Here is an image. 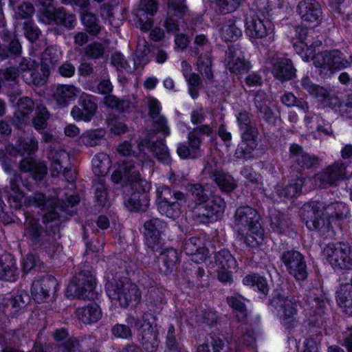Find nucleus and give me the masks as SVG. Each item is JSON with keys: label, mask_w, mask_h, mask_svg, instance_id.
<instances>
[{"label": "nucleus", "mask_w": 352, "mask_h": 352, "mask_svg": "<svg viewBox=\"0 0 352 352\" xmlns=\"http://www.w3.org/2000/svg\"><path fill=\"white\" fill-rule=\"evenodd\" d=\"M148 186L145 180L139 179L132 184V188L135 190L126 201L125 206L130 211L144 212L149 206V199L145 192Z\"/></svg>", "instance_id": "obj_19"}, {"label": "nucleus", "mask_w": 352, "mask_h": 352, "mask_svg": "<svg viewBox=\"0 0 352 352\" xmlns=\"http://www.w3.org/2000/svg\"><path fill=\"white\" fill-rule=\"evenodd\" d=\"M226 61L227 69L236 75L246 73L251 68L250 63L245 58L237 45L229 46Z\"/></svg>", "instance_id": "obj_23"}, {"label": "nucleus", "mask_w": 352, "mask_h": 352, "mask_svg": "<svg viewBox=\"0 0 352 352\" xmlns=\"http://www.w3.org/2000/svg\"><path fill=\"white\" fill-rule=\"evenodd\" d=\"M297 12L305 26L314 28L321 21L322 9L316 0L300 1L297 6Z\"/></svg>", "instance_id": "obj_18"}, {"label": "nucleus", "mask_w": 352, "mask_h": 352, "mask_svg": "<svg viewBox=\"0 0 352 352\" xmlns=\"http://www.w3.org/2000/svg\"><path fill=\"white\" fill-rule=\"evenodd\" d=\"M228 303L236 313L239 321L243 322L248 316L245 303L241 296L228 297Z\"/></svg>", "instance_id": "obj_48"}, {"label": "nucleus", "mask_w": 352, "mask_h": 352, "mask_svg": "<svg viewBox=\"0 0 352 352\" xmlns=\"http://www.w3.org/2000/svg\"><path fill=\"white\" fill-rule=\"evenodd\" d=\"M243 283L247 286L256 287L262 294H266L268 293L269 287L266 278L258 274L246 275L243 279Z\"/></svg>", "instance_id": "obj_45"}, {"label": "nucleus", "mask_w": 352, "mask_h": 352, "mask_svg": "<svg viewBox=\"0 0 352 352\" xmlns=\"http://www.w3.org/2000/svg\"><path fill=\"white\" fill-rule=\"evenodd\" d=\"M197 69L206 80H212L211 60L208 55L200 56L196 63Z\"/></svg>", "instance_id": "obj_53"}, {"label": "nucleus", "mask_w": 352, "mask_h": 352, "mask_svg": "<svg viewBox=\"0 0 352 352\" xmlns=\"http://www.w3.org/2000/svg\"><path fill=\"white\" fill-rule=\"evenodd\" d=\"M60 50L55 46L47 47L42 54L41 69L47 80L50 75V67L54 66L61 58Z\"/></svg>", "instance_id": "obj_35"}, {"label": "nucleus", "mask_w": 352, "mask_h": 352, "mask_svg": "<svg viewBox=\"0 0 352 352\" xmlns=\"http://www.w3.org/2000/svg\"><path fill=\"white\" fill-rule=\"evenodd\" d=\"M183 76L187 82L188 93L193 99L199 97V91L201 87V80L198 74L192 72L191 65L186 60L181 63Z\"/></svg>", "instance_id": "obj_32"}, {"label": "nucleus", "mask_w": 352, "mask_h": 352, "mask_svg": "<svg viewBox=\"0 0 352 352\" xmlns=\"http://www.w3.org/2000/svg\"><path fill=\"white\" fill-rule=\"evenodd\" d=\"M214 127L215 124L212 122L208 124H200L190 131L188 134V146L185 144H180L177 147V152L179 156L183 159L199 157L202 154L201 150V136H210Z\"/></svg>", "instance_id": "obj_10"}, {"label": "nucleus", "mask_w": 352, "mask_h": 352, "mask_svg": "<svg viewBox=\"0 0 352 352\" xmlns=\"http://www.w3.org/2000/svg\"><path fill=\"white\" fill-rule=\"evenodd\" d=\"M217 267L223 269L225 267H234L236 261L228 250H221L214 255Z\"/></svg>", "instance_id": "obj_50"}, {"label": "nucleus", "mask_w": 352, "mask_h": 352, "mask_svg": "<svg viewBox=\"0 0 352 352\" xmlns=\"http://www.w3.org/2000/svg\"><path fill=\"white\" fill-rule=\"evenodd\" d=\"M131 328L133 327L127 322L126 324H117L113 327L111 332L116 338L129 340L133 336Z\"/></svg>", "instance_id": "obj_60"}, {"label": "nucleus", "mask_w": 352, "mask_h": 352, "mask_svg": "<svg viewBox=\"0 0 352 352\" xmlns=\"http://www.w3.org/2000/svg\"><path fill=\"white\" fill-rule=\"evenodd\" d=\"M289 273L296 280H303L307 277V265L304 256L298 251L287 250L280 257Z\"/></svg>", "instance_id": "obj_17"}, {"label": "nucleus", "mask_w": 352, "mask_h": 352, "mask_svg": "<svg viewBox=\"0 0 352 352\" xmlns=\"http://www.w3.org/2000/svg\"><path fill=\"white\" fill-rule=\"evenodd\" d=\"M167 14L181 19L188 12L185 0H166Z\"/></svg>", "instance_id": "obj_49"}, {"label": "nucleus", "mask_w": 352, "mask_h": 352, "mask_svg": "<svg viewBox=\"0 0 352 352\" xmlns=\"http://www.w3.org/2000/svg\"><path fill=\"white\" fill-rule=\"evenodd\" d=\"M220 34L221 38L226 42L235 41L241 36L242 32L233 21H228L222 25Z\"/></svg>", "instance_id": "obj_46"}, {"label": "nucleus", "mask_w": 352, "mask_h": 352, "mask_svg": "<svg viewBox=\"0 0 352 352\" xmlns=\"http://www.w3.org/2000/svg\"><path fill=\"white\" fill-rule=\"evenodd\" d=\"M323 255L334 270L352 269V247L349 243H329L324 248Z\"/></svg>", "instance_id": "obj_11"}, {"label": "nucleus", "mask_w": 352, "mask_h": 352, "mask_svg": "<svg viewBox=\"0 0 352 352\" xmlns=\"http://www.w3.org/2000/svg\"><path fill=\"white\" fill-rule=\"evenodd\" d=\"M146 147L149 148L150 151L160 162L164 164H170V153L164 139L157 140L152 142H151L148 138L139 140L138 142V148L140 153L138 157L142 162H146L149 159V156L144 152Z\"/></svg>", "instance_id": "obj_16"}, {"label": "nucleus", "mask_w": 352, "mask_h": 352, "mask_svg": "<svg viewBox=\"0 0 352 352\" xmlns=\"http://www.w3.org/2000/svg\"><path fill=\"white\" fill-rule=\"evenodd\" d=\"M148 107L149 108V116L153 120V122L159 127V131L166 136L170 134V130L167 126L166 119L160 114V105L159 102L153 98L147 100Z\"/></svg>", "instance_id": "obj_33"}, {"label": "nucleus", "mask_w": 352, "mask_h": 352, "mask_svg": "<svg viewBox=\"0 0 352 352\" xmlns=\"http://www.w3.org/2000/svg\"><path fill=\"white\" fill-rule=\"evenodd\" d=\"M256 12L247 18L246 32L252 38H261L273 31V24L269 19L272 3L270 0H256Z\"/></svg>", "instance_id": "obj_6"}, {"label": "nucleus", "mask_w": 352, "mask_h": 352, "mask_svg": "<svg viewBox=\"0 0 352 352\" xmlns=\"http://www.w3.org/2000/svg\"><path fill=\"white\" fill-rule=\"evenodd\" d=\"M146 245L153 251L157 250L162 243L161 235L166 229V224L158 218L145 221L144 224Z\"/></svg>", "instance_id": "obj_21"}, {"label": "nucleus", "mask_w": 352, "mask_h": 352, "mask_svg": "<svg viewBox=\"0 0 352 352\" xmlns=\"http://www.w3.org/2000/svg\"><path fill=\"white\" fill-rule=\"evenodd\" d=\"M272 73L279 80L286 81L294 77L295 69L289 59L278 58L272 60Z\"/></svg>", "instance_id": "obj_31"}, {"label": "nucleus", "mask_w": 352, "mask_h": 352, "mask_svg": "<svg viewBox=\"0 0 352 352\" xmlns=\"http://www.w3.org/2000/svg\"><path fill=\"white\" fill-rule=\"evenodd\" d=\"M56 280L51 276H46L34 280L32 285L31 292L34 300L41 303L50 296V292L55 289Z\"/></svg>", "instance_id": "obj_26"}, {"label": "nucleus", "mask_w": 352, "mask_h": 352, "mask_svg": "<svg viewBox=\"0 0 352 352\" xmlns=\"http://www.w3.org/2000/svg\"><path fill=\"white\" fill-rule=\"evenodd\" d=\"M124 177L131 181L133 184L140 179L139 170L133 162H124L120 170L114 171L111 175L114 183L120 182Z\"/></svg>", "instance_id": "obj_37"}, {"label": "nucleus", "mask_w": 352, "mask_h": 352, "mask_svg": "<svg viewBox=\"0 0 352 352\" xmlns=\"http://www.w3.org/2000/svg\"><path fill=\"white\" fill-rule=\"evenodd\" d=\"M255 105L258 111L263 114V118L267 122L273 120V112L269 107L270 101L264 91H258L254 98Z\"/></svg>", "instance_id": "obj_42"}, {"label": "nucleus", "mask_w": 352, "mask_h": 352, "mask_svg": "<svg viewBox=\"0 0 352 352\" xmlns=\"http://www.w3.org/2000/svg\"><path fill=\"white\" fill-rule=\"evenodd\" d=\"M211 1L219 12L228 14L236 10L242 4L243 0H211Z\"/></svg>", "instance_id": "obj_51"}, {"label": "nucleus", "mask_w": 352, "mask_h": 352, "mask_svg": "<svg viewBox=\"0 0 352 352\" xmlns=\"http://www.w3.org/2000/svg\"><path fill=\"white\" fill-rule=\"evenodd\" d=\"M237 122L242 140L237 150L241 152L245 157H250L258 145L256 139L258 132L256 123L252 120V115L246 111L239 113Z\"/></svg>", "instance_id": "obj_9"}, {"label": "nucleus", "mask_w": 352, "mask_h": 352, "mask_svg": "<svg viewBox=\"0 0 352 352\" xmlns=\"http://www.w3.org/2000/svg\"><path fill=\"white\" fill-rule=\"evenodd\" d=\"M125 322L139 331L140 343L147 352L157 351L159 344V331L156 324L150 321V315L144 313L141 318L129 315Z\"/></svg>", "instance_id": "obj_8"}, {"label": "nucleus", "mask_w": 352, "mask_h": 352, "mask_svg": "<svg viewBox=\"0 0 352 352\" xmlns=\"http://www.w3.org/2000/svg\"><path fill=\"white\" fill-rule=\"evenodd\" d=\"M214 182L225 192H230L236 187L234 179L230 175L225 173H217L214 175Z\"/></svg>", "instance_id": "obj_54"}, {"label": "nucleus", "mask_w": 352, "mask_h": 352, "mask_svg": "<svg viewBox=\"0 0 352 352\" xmlns=\"http://www.w3.org/2000/svg\"><path fill=\"white\" fill-rule=\"evenodd\" d=\"M165 304L164 297L162 292L155 289H151L146 298V305L151 311L159 313Z\"/></svg>", "instance_id": "obj_44"}, {"label": "nucleus", "mask_w": 352, "mask_h": 352, "mask_svg": "<svg viewBox=\"0 0 352 352\" xmlns=\"http://www.w3.org/2000/svg\"><path fill=\"white\" fill-rule=\"evenodd\" d=\"M345 169L346 168L343 163L336 162L317 173L313 178V183L318 187L332 185L336 181L344 178L346 175Z\"/></svg>", "instance_id": "obj_22"}, {"label": "nucleus", "mask_w": 352, "mask_h": 352, "mask_svg": "<svg viewBox=\"0 0 352 352\" xmlns=\"http://www.w3.org/2000/svg\"><path fill=\"white\" fill-rule=\"evenodd\" d=\"M38 148V143L34 138L20 140L16 146L17 153L21 155H32L37 151Z\"/></svg>", "instance_id": "obj_52"}, {"label": "nucleus", "mask_w": 352, "mask_h": 352, "mask_svg": "<svg viewBox=\"0 0 352 352\" xmlns=\"http://www.w3.org/2000/svg\"><path fill=\"white\" fill-rule=\"evenodd\" d=\"M18 168L21 173H30L35 180H42L47 171V167L44 162L36 161L32 157L22 159Z\"/></svg>", "instance_id": "obj_29"}, {"label": "nucleus", "mask_w": 352, "mask_h": 352, "mask_svg": "<svg viewBox=\"0 0 352 352\" xmlns=\"http://www.w3.org/2000/svg\"><path fill=\"white\" fill-rule=\"evenodd\" d=\"M226 207L223 199L216 196L204 203L196 204L194 215L201 223H206L210 219L217 220L224 213Z\"/></svg>", "instance_id": "obj_14"}, {"label": "nucleus", "mask_w": 352, "mask_h": 352, "mask_svg": "<svg viewBox=\"0 0 352 352\" xmlns=\"http://www.w3.org/2000/svg\"><path fill=\"white\" fill-rule=\"evenodd\" d=\"M299 83L300 85H298V87H300L302 90L318 98L324 106L336 107L342 105L338 97L331 96L325 89L312 82L309 77H303Z\"/></svg>", "instance_id": "obj_20"}, {"label": "nucleus", "mask_w": 352, "mask_h": 352, "mask_svg": "<svg viewBox=\"0 0 352 352\" xmlns=\"http://www.w3.org/2000/svg\"><path fill=\"white\" fill-rule=\"evenodd\" d=\"M41 21L48 24L54 22L69 30L74 29L77 23L75 14L66 12L65 10L61 7L56 8L47 18H41Z\"/></svg>", "instance_id": "obj_30"}, {"label": "nucleus", "mask_w": 352, "mask_h": 352, "mask_svg": "<svg viewBox=\"0 0 352 352\" xmlns=\"http://www.w3.org/2000/svg\"><path fill=\"white\" fill-rule=\"evenodd\" d=\"M296 33L298 34V37L294 43V48L303 60L309 61L312 59L316 67L331 72L350 65L349 62L338 50L326 51L314 54L313 42L307 36L306 31L302 28H297Z\"/></svg>", "instance_id": "obj_3"}, {"label": "nucleus", "mask_w": 352, "mask_h": 352, "mask_svg": "<svg viewBox=\"0 0 352 352\" xmlns=\"http://www.w3.org/2000/svg\"><path fill=\"white\" fill-rule=\"evenodd\" d=\"M259 221V214L250 206L239 207L234 213V227L248 246H257L263 239L264 232Z\"/></svg>", "instance_id": "obj_5"}, {"label": "nucleus", "mask_w": 352, "mask_h": 352, "mask_svg": "<svg viewBox=\"0 0 352 352\" xmlns=\"http://www.w3.org/2000/svg\"><path fill=\"white\" fill-rule=\"evenodd\" d=\"M157 208L161 214L171 219L176 218L180 213L179 204L175 201L162 202L161 205L157 206Z\"/></svg>", "instance_id": "obj_55"}, {"label": "nucleus", "mask_w": 352, "mask_h": 352, "mask_svg": "<svg viewBox=\"0 0 352 352\" xmlns=\"http://www.w3.org/2000/svg\"><path fill=\"white\" fill-rule=\"evenodd\" d=\"M95 280L94 276L89 272L78 273L69 283L67 293L68 296L78 298L94 299Z\"/></svg>", "instance_id": "obj_13"}, {"label": "nucleus", "mask_w": 352, "mask_h": 352, "mask_svg": "<svg viewBox=\"0 0 352 352\" xmlns=\"http://www.w3.org/2000/svg\"><path fill=\"white\" fill-rule=\"evenodd\" d=\"M106 292L111 300L122 307L138 304L141 300L138 286L126 279L109 281L106 284Z\"/></svg>", "instance_id": "obj_7"}, {"label": "nucleus", "mask_w": 352, "mask_h": 352, "mask_svg": "<svg viewBox=\"0 0 352 352\" xmlns=\"http://www.w3.org/2000/svg\"><path fill=\"white\" fill-rule=\"evenodd\" d=\"M48 159L51 161L52 175L58 176L63 172L64 176L67 177L70 171L64 164L69 160V155L63 149H50L48 153Z\"/></svg>", "instance_id": "obj_27"}, {"label": "nucleus", "mask_w": 352, "mask_h": 352, "mask_svg": "<svg viewBox=\"0 0 352 352\" xmlns=\"http://www.w3.org/2000/svg\"><path fill=\"white\" fill-rule=\"evenodd\" d=\"M105 135V131L102 129L89 130L83 133L79 138V142L86 146H96L100 144Z\"/></svg>", "instance_id": "obj_41"}, {"label": "nucleus", "mask_w": 352, "mask_h": 352, "mask_svg": "<svg viewBox=\"0 0 352 352\" xmlns=\"http://www.w3.org/2000/svg\"><path fill=\"white\" fill-rule=\"evenodd\" d=\"M172 15L167 14L164 26L169 34H176L180 32L185 31V27L181 25L177 19H173Z\"/></svg>", "instance_id": "obj_63"}, {"label": "nucleus", "mask_w": 352, "mask_h": 352, "mask_svg": "<svg viewBox=\"0 0 352 352\" xmlns=\"http://www.w3.org/2000/svg\"><path fill=\"white\" fill-rule=\"evenodd\" d=\"M160 259L165 267L164 273L168 274L173 270L178 260V254L173 248H166L161 252Z\"/></svg>", "instance_id": "obj_47"}, {"label": "nucleus", "mask_w": 352, "mask_h": 352, "mask_svg": "<svg viewBox=\"0 0 352 352\" xmlns=\"http://www.w3.org/2000/svg\"><path fill=\"white\" fill-rule=\"evenodd\" d=\"M278 315L281 324L289 331L298 327L300 322L298 317V300L294 296L278 297Z\"/></svg>", "instance_id": "obj_12"}, {"label": "nucleus", "mask_w": 352, "mask_h": 352, "mask_svg": "<svg viewBox=\"0 0 352 352\" xmlns=\"http://www.w3.org/2000/svg\"><path fill=\"white\" fill-rule=\"evenodd\" d=\"M36 111V114L33 119V125L36 130L39 131L46 127L49 113L44 106H38Z\"/></svg>", "instance_id": "obj_57"}, {"label": "nucleus", "mask_w": 352, "mask_h": 352, "mask_svg": "<svg viewBox=\"0 0 352 352\" xmlns=\"http://www.w3.org/2000/svg\"><path fill=\"white\" fill-rule=\"evenodd\" d=\"M76 314L79 320L85 324H91L98 322L102 317L100 307L96 303L78 308Z\"/></svg>", "instance_id": "obj_36"}, {"label": "nucleus", "mask_w": 352, "mask_h": 352, "mask_svg": "<svg viewBox=\"0 0 352 352\" xmlns=\"http://www.w3.org/2000/svg\"><path fill=\"white\" fill-rule=\"evenodd\" d=\"M80 20L90 34L96 36L100 32L102 27L99 23L98 19L92 12H83L80 16Z\"/></svg>", "instance_id": "obj_43"}, {"label": "nucleus", "mask_w": 352, "mask_h": 352, "mask_svg": "<svg viewBox=\"0 0 352 352\" xmlns=\"http://www.w3.org/2000/svg\"><path fill=\"white\" fill-rule=\"evenodd\" d=\"M43 265L40 258L33 254L27 255L22 262L23 270L25 273L30 272L32 270L41 268Z\"/></svg>", "instance_id": "obj_62"}, {"label": "nucleus", "mask_w": 352, "mask_h": 352, "mask_svg": "<svg viewBox=\"0 0 352 352\" xmlns=\"http://www.w3.org/2000/svg\"><path fill=\"white\" fill-rule=\"evenodd\" d=\"M348 213V208L342 202L326 204L310 201L302 209V216L309 230H318L321 234L328 232L333 223L342 219Z\"/></svg>", "instance_id": "obj_2"}, {"label": "nucleus", "mask_w": 352, "mask_h": 352, "mask_svg": "<svg viewBox=\"0 0 352 352\" xmlns=\"http://www.w3.org/2000/svg\"><path fill=\"white\" fill-rule=\"evenodd\" d=\"M95 198L100 206H104L107 199V188L104 182L100 178L94 184Z\"/></svg>", "instance_id": "obj_61"}, {"label": "nucleus", "mask_w": 352, "mask_h": 352, "mask_svg": "<svg viewBox=\"0 0 352 352\" xmlns=\"http://www.w3.org/2000/svg\"><path fill=\"white\" fill-rule=\"evenodd\" d=\"M111 167V160L104 153L96 154L92 160L94 173L97 176H104L107 174Z\"/></svg>", "instance_id": "obj_40"}, {"label": "nucleus", "mask_w": 352, "mask_h": 352, "mask_svg": "<svg viewBox=\"0 0 352 352\" xmlns=\"http://www.w3.org/2000/svg\"><path fill=\"white\" fill-rule=\"evenodd\" d=\"M327 300L318 289L309 291L304 299V311L311 322L318 323L325 314Z\"/></svg>", "instance_id": "obj_15"}, {"label": "nucleus", "mask_w": 352, "mask_h": 352, "mask_svg": "<svg viewBox=\"0 0 352 352\" xmlns=\"http://www.w3.org/2000/svg\"><path fill=\"white\" fill-rule=\"evenodd\" d=\"M104 50L105 47L101 43L94 42L85 48V53L90 58L98 59L103 56Z\"/></svg>", "instance_id": "obj_58"}, {"label": "nucleus", "mask_w": 352, "mask_h": 352, "mask_svg": "<svg viewBox=\"0 0 352 352\" xmlns=\"http://www.w3.org/2000/svg\"><path fill=\"white\" fill-rule=\"evenodd\" d=\"M80 93V89L74 85H58L53 91V98L58 105L65 107L75 100Z\"/></svg>", "instance_id": "obj_28"}, {"label": "nucleus", "mask_w": 352, "mask_h": 352, "mask_svg": "<svg viewBox=\"0 0 352 352\" xmlns=\"http://www.w3.org/2000/svg\"><path fill=\"white\" fill-rule=\"evenodd\" d=\"M26 305L22 295L8 298L4 300L3 312L8 317L15 318L24 311Z\"/></svg>", "instance_id": "obj_34"}, {"label": "nucleus", "mask_w": 352, "mask_h": 352, "mask_svg": "<svg viewBox=\"0 0 352 352\" xmlns=\"http://www.w3.org/2000/svg\"><path fill=\"white\" fill-rule=\"evenodd\" d=\"M271 228L278 234H283L286 231L287 224L283 214H276L271 217Z\"/></svg>", "instance_id": "obj_64"}, {"label": "nucleus", "mask_w": 352, "mask_h": 352, "mask_svg": "<svg viewBox=\"0 0 352 352\" xmlns=\"http://www.w3.org/2000/svg\"><path fill=\"white\" fill-rule=\"evenodd\" d=\"M336 299L338 305L352 315V286L342 284L336 292Z\"/></svg>", "instance_id": "obj_39"}, {"label": "nucleus", "mask_w": 352, "mask_h": 352, "mask_svg": "<svg viewBox=\"0 0 352 352\" xmlns=\"http://www.w3.org/2000/svg\"><path fill=\"white\" fill-rule=\"evenodd\" d=\"M157 9L155 0H141L136 12L141 30L147 32L151 30L153 24L151 16L155 14Z\"/></svg>", "instance_id": "obj_24"}, {"label": "nucleus", "mask_w": 352, "mask_h": 352, "mask_svg": "<svg viewBox=\"0 0 352 352\" xmlns=\"http://www.w3.org/2000/svg\"><path fill=\"white\" fill-rule=\"evenodd\" d=\"M304 183V178L300 177L292 179L290 183L284 188L278 185L276 188V191L280 197L292 199L300 195Z\"/></svg>", "instance_id": "obj_38"}, {"label": "nucleus", "mask_w": 352, "mask_h": 352, "mask_svg": "<svg viewBox=\"0 0 352 352\" xmlns=\"http://www.w3.org/2000/svg\"><path fill=\"white\" fill-rule=\"evenodd\" d=\"M6 171L11 174V177L9 186L0 190V210H3L5 206L3 197L7 199L12 208L16 210L20 209L23 205L43 208L53 205L52 210L44 216L45 221H49L58 217L57 209L65 210L66 208L72 207L79 203V197L76 195H70L63 198L60 190L56 192V201H51L50 199L46 200L45 197L41 193H36L24 199V194L19 186V182L21 180V175L15 170L11 173L9 168H6Z\"/></svg>", "instance_id": "obj_1"}, {"label": "nucleus", "mask_w": 352, "mask_h": 352, "mask_svg": "<svg viewBox=\"0 0 352 352\" xmlns=\"http://www.w3.org/2000/svg\"><path fill=\"white\" fill-rule=\"evenodd\" d=\"M24 214L23 236L30 245L52 257L58 248L56 240L60 237L59 233L43 228L34 214L28 212Z\"/></svg>", "instance_id": "obj_4"}, {"label": "nucleus", "mask_w": 352, "mask_h": 352, "mask_svg": "<svg viewBox=\"0 0 352 352\" xmlns=\"http://www.w3.org/2000/svg\"><path fill=\"white\" fill-rule=\"evenodd\" d=\"M36 62L30 58H23L19 63V68L24 81L29 85L41 86L46 82V79L43 73L41 74L36 70Z\"/></svg>", "instance_id": "obj_25"}, {"label": "nucleus", "mask_w": 352, "mask_h": 352, "mask_svg": "<svg viewBox=\"0 0 352 352\" xmlns=\"http://www.w3.org/2000/svg\"><path fill=\"white\" fill-rule=\"evenodd\" d=\"M190 191L199 203L206 202L208 199L209 193L211 192L208 185L203 186L199 184L190 185Z\"/></svg>", "instance_id": "obj_56"}, {"label": "nucleus", "mask_w": 352, "mask_h": 352, "mask_svg": "<svg viewBox=\"0 0 352 352\" xmlns=\"http://www.w3.org/2000/svg\"><path fill=\"white\" fill-rule=\"evenodd\" d=\"M80 105L85 113V122L90 121L97 109V104L89 97H85L81 99Z\"/></svg>", "instance_id": "obj_59"}]
</instances>
